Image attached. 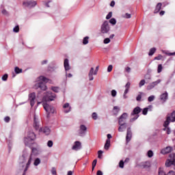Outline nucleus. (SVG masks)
Returning <instances> with one entry per match:
<instances>
[{"instance_id":"5701e85b","label":"nucleus","mask_w":175,"mask_h":175,"mask_svg":"<svg viewBox=\"0 0 175 175\" xmlns=\"http://www.w3.org/2000/svg\"><path fill=\"white\" fill-rule=\"evenodd\" d=\"M64 109V113H69V111H70V110L72 109V108L69 106V103H66V104L64 105L63 106Z\"/></svg>"},{"instance_id":"8fccbe9b","label":"nucleus","mask_w":175,"mask_h":175,"mask_svg":"<svg viewBox=\"0 0 175 175\" xmlns=\"http://www.w3.org/2000/svg\"><path fill=\"white\" fill-rule=\"evenodd\" d=\"M8 74H5V75L2 77V80H3V81H6V80H8Z\"/></svg>"},{"instance_id":"20e7f679","label":"nucleus","mask_w":175,"mask_h":175,"mask_svg":"<svg viewBox=\"0 0 175 175\" xmlns=\"http://www.w3.org/2000/svg\"><path fill=\"white\" fill-rule=\"evenodd\" d=\"M142 113V108H140V107H136L134 108L131 114L132 118L130 119V122L136 121V120L139 118V113Z\"/></svg>"},{"instance_id":"a19ab883","label":"nucleus","mask_w":175,"mask_h":175,"mask_svg":"<svg viewBox=\"0 0 175 175\" xmlns=\"http://www.w3.org/2000/svg\"><path fill=\"white\" fill-rule=\"evenodd\" d=\"M102 154H103V151L102 150L98 151V158H99V159H102Z\"/></svg>"},{"instance_id":"680f3d73","label":"nucleus","mask_w":175,"mask_h":175,"mask_svg":"<svg viewBox=\"0 0 175 175\" xmlns=\"http://www.w3.org/2000/svg\"><path fill=\"white\" fill-rule=\"evenodd\" d=\"M115 5H116V1H111L110 3V6H111V8H114Z\"/></svg>"},{"instance_id":"864d4df0","label":"nucleus","mask_w":175,"mask_h":175,"mask_svg":"<svg viewBox=\"0 0 175 175\" xmlns=\"http://www.w3.org/2000/svg\"><path fill=\"white\" fill-rule=\"evenodd\" d=\"M124 70H125V72H126L127 73H131V68L130 67H126L125 68H124Z\"/></svg>"},{"instance_id":"473e14b6","label":"nucleus","mask_w":175,"mask_h":175,"mask_svg":"<svg viewBox=\"0 0 175 175\" xmlns=\"http://www.w3.org/2000/svg\"><path fill=\"white\" fill-rule=\"evenodd\" d=\"M40 163V159L39 158L36 159L33 163L34 166H38Z\"/></svg>"},{"instance_id":"0e129e2a","label":"nucleus","mask_w":175,"mask_h":175,"mask_svg":"<svg viewBox=\"0 0 175 175\" xmlns=\"http://www.w3.org/2000/svg\"><path fill=\"white\" fill-rule=\"evenodd\" d=\"M129 161H131V159L129 158H126L125 160H124V163H128L129 162Z\"/></svg>"},{"instance_id":"4468645a","label":"nucleus","mask_w":175,"mask_h":175,"mask_svg":"<svg viewBox=\"0 0 175 175\" xmlns=\"http://www.w3.org/2000/svg\"><path fill=\"white\" fill-rule=\"evenodd\" d=\"M81 148V142L79 141H76L75 142L74 146L72 148V150H74L75 151H77Z\"/></svg>"},{"instance_id":"9d476101","label":"nucleus","mask_w":175,"mask_h":175,"mask_svg":"<svg viewBox=\"0 0 175 175\" xmlns=\"http://www.w3.org/2000/svg\"><path fill=\"white\" fill-rule=\"evenodd\" d=\"M128 118V113H124L120 118L118 120L119 124H126L125 121Z\"/></svg>"},{"instance_id":"6ab92c4d","label":"nucleus","mask_w":175,"mask_h":175,"mask_svg":"<svg viewBox=\"0 0 175 175\" xmlns=\"http://www.w3.org/2000/svg\"><path fill=\"white\" fill-rule=\"evenodd\" d=\"M31 162H32V154L30 155V157H29V161L27 163L26 167L24 170V172H23V175H25V173L27 172V170H28V167H29V165H31Z\"/></svg>"},{"instance_id":"1a4fd4ad","label":"nucleus","mask_w":175,"mask_h":175,"mask_svg":"<svg viewBox=\"0 0 175 175\" xmlns=\"http://www.w3.org/2000/svg\"><path fill=\"white\" fill-rule=\"evenodd\" d=\"M36 5H38L36 1H29L23 2V5H25V8H34Z\"/></svg>"},{"instance_id":"e2e57ef3","label":"nucleus","mask_w":175,"mask_h":175,"mask_svg":"<svg viewBox=\"0 0 175 175\" xmlns=\"http://www.w3.org/2000/svg\"><path fill=\"white\" fill-rule=\"evenodd\" d=\"M96 175H103V172H102L100 170H98L97 171Z\"/></svg>"},{"instance_id":"f8f14e48","label":"nucleus","mask_w":175,"mask_h":175,"mask_svg":"<svg viewBox=\"0 0 175 175\" xmlns=\"http://www.w3.org/2000/svg\"><path fill=\"white\" fill-rule=\"evenodd\" d=\"M173 151V148L172 146H167L161 150V152L163 155H166V154H169Z\"/></svg>"},{"instance_id":"f03ea898","label":"nucleus","mask_w":175,"mask_h":175,"mask_svg":"<svg viewBox=\"0 0 175 175\" xmlns=\"http://www.w3.org/2000/svg\"><path fill=\"white\" fill-rule=\"evenodd\" d=\"M48 82H49V79L43 76H40L37 79L36 81V84L34 85L35 90H38L40 88L42 91H46V90H47V86H46V83H48Z\"/></svg>"},{"instance_id":"c03bdc74","label":"nucleus","mask_w":175,"mask_h":175,"mask_svg":"<svg viewBox=\"0 0 175 175\" xmlns=\"http://www.w3.org/2000/svg\"><path fill=\"white\" fill-rule=\"evenodd\" d=\"M144 79L146 80H151V75L150 74L145 75Z\"/></svg>"},{"instance_id":"69168bd1","label":"nucleus","mask_w":175,"mask_h":175,"mask_svg":"<svg viewBox=\"0 0 175 175\" xmlns=\"http://www.w3.org/2000/svg\"><path fill=\"white\" fill-rule=\"evenodd\" d=\"M67 175H73V171H68Z\"/></svg>"},{"instance_id":"6e6d98bb","label":"nucleus","mask_w":175,"mask_h":175,"mask_svg":"<svg viewBox=\"0 0 175 175\" xmlns=\"http://www.w3.org/2000/svg\"><path fill=\"white\" fill-rule=\"evenodd\" d=\"M4 121H5V122H10V117L6 116V117L4 118Z\"/></svg>"},{"instance_id":"bb28decb","label":"nucleus","mask_w":175,"mask_h":175,"mask_svg":"<svg viewBox=\"0 0 175 175\" xmlns=\"http://www.w3.org/2000/svg\"><path fill=\"white\" fill-rule=\"evenodd\" d=\"M98 162L97 159H94L92 163V172H94L95 170V166H96V163Z\"/></svg>"},{"instance_id":"ddd939ff","label":"nucleus","mask_w":175,"mask_h":175,"mask_svg":"<svg viewBox=\"0 0 175 175\" xmlns=\"http://www.w3.org/2000/svg\"><path fill=\"white\" fill-rule=\"evenodd\" d=\"M85 132H87V126L85 125H81L79 127V135L81 136H84L85 135Z\"/></svg>"},{"instance_id":"cd10ccee","label":"nucleus","mask_w":175,"mask_h":175,"mask_svg":"<svg viewBox=\"0 0 175 175\" xmlns=\"http://www.w3.org/2000/svg\"><path fill=\"white\" fill-rule=\"evenodd\" d=\"M51 90H52V91H53V92H56V93L59 92V87L52 86Z\"/></svg>"},{"instance_id":"09e8293b","label":"nucleus","mask_w":175,"mask_h":175,"mask_svg":"<svg viewBox=\"0 0 175 175\" xmlns=\"http://www.w3.org/2000/svg\"><path fill=\"white\" fill-rule=\"evenodd\" d=\"M13 31H14V32H16V33L19 32V31H20V27H19L18 26H16V27L13 29Z\"/></svg>"},{"instance_id":"4c0bfd02","label":"nucleus","mask_w":175,"mask_h":175,"mask_svg":"<svg viewBox=\"0 0 175 175\" xmlns=\"http://www.w3.org/2000/svg\"><path fill=\"white\" fill-rule=\"evenodd\" d=\"M111 94L113 98H116V96H117V91H116V90H111Z\"/></svg>"},{"instance_id":"39448f33","label":"nucleus","mask_w":175,"mask_h":175,"mask_svg":"<svg viewBox=\"0 0 175 175\" xmlns=\"http://www.w3.org/2000/svg\"><path fill=\"white\" fill-rule=\"evenodd\" d=\"M35 139H36V135L35 134V133H33L32 131H29L28 133L27 137L25 138V146H29V144L28 143V140L33 141V140H35Z\"/></svg>"},{"instance_id":"c85d7f7f","label":"nucleus","mask_w":175,"mask_h":175,"mask_svg":"<svg viewBox=\"0 0 175 175\" xmlns=\"http://www.w3.org/2000/svg\"><path fill=\"white\" fill-rule=\"evenodd\" d=\"M90 37L86 36L83 39V44H88Z\"/></svg>"},{"instance_id":"b1692460","label":"nucleus","mask_w":175,"mask_h":175,"mask_svg":"<svg viewBox=\"0 0 175 175\" xmlns=\"http://www.w3.org/2000/svg\"><path fill=\"white\" fill-rule=\"evenodd\" d=\"M42 133H44V135H49L51 132L50 129L49 127H44L40 129V130Z\"/></svg>"},{"instance_id":"4d7b16f0","label":"nucleus","mask_w":175,"mask_h":175,"mask_svg":"<svg viewBox=\"0 0 175 175\" xmlns=\"http://www.w3.org/2000/svg\"><path fill=\"white\" fill-rule=\"evenodd\" d=\"M108 43H110V38H105L104 40V44H107Z\"/></svg>"},{"instance_id":"2eb2a0df","label":"nucleus","mask_w":175,"mask_h":175,"mask_svg":"<svg viewBox=\"0 0 175 175\" xmlns=\"http://www.w3.org/2000/svg\"><path fill=\"white\" fill-rule=\"evenodd\" d=\"M109 148H110V134H107V139L104 146V150L108 151Z\"/></svg>"},{"instance_id":"58836bf2","label":"nucleus","mask_w":175,"mask_h":175,"mask_svg":"<svg viewBox=\"0 0 175 175\" xmlns=\"http://www.w3.org/2000/svg\"><path fill=\"white\" fill-rule=\"evenodd\" d=\"M147 113H148V108L146 107V108H144L142 111V114L144 116H147Z\"/></svg>"},{"instance_id":"393cba45","label":"nucleus","mask_w":175,"mask_h":175,"mask_svg":"<svg viewBox=\"0 0 175 175\" xmlns=\"http://www.w3.org/2000/svg\"><path fill=\"white\" fill-rule=\"evenodd\" d=\"M161 9H162V3H157V5H156V8L154 10V13L157 14V13H159Z\"/></svg>"},{"instance_id":"7ed1b4c3","label":"nucleus","mask_w":175,"mask_h":175,"mask_svg":"<svg viewBox=\"0 0 175 175\" xmlns=\"http://www.w3.org/2000/svg\"><path fill=\"white\" fill-rule=\"evenodd\" d=\"M175 121V111H174L170 116H168L167 118L166 121L164 122V131H167V135L170 134V129H169L167 126H169V124H170V122H174Z\"/></svg>"},{"instance_id":"052dcab7","label":"nucleus","mask_w":175,"mask_h":175,"mask_svg":"<svg viewBox=\"0 0 175 175\" xmlns=\"http://www.w3.org/2000/svg\"><path fill=\"white\" fill-rule=\"evenodd\" d=\"M126 89L129 90L131 88V83L128 82L125 85Z\"/></svg>"},{"instance_id":"72a5a7b5","label":"nucleus","mask_w":175,"mask_h":175,"mask_svg":"<svg viewBox=\"0 0 175 175\" xmlns=\"http://www.w3.org/2000/svg\"><path fill=\"white\" fill-rule=\"evenodd\" d=\"M163 69V67L162 66V64H159L157 67V73H161Z\"/></svg>"},{"instance_id":"c9c22d12","label":"nucleus","mask_w":175,"mask_h":175,"mask_svg":"<svg viewBox=\"0 0 175 175\" xmlns=\"http://www.w3.org/2000/svg\"><path fill=\"white\" fill-rule=\"evenodd\" d=\"M144 84H146V80H144V79L141 80L139 83V88H142V87H143V85H144Z\"/></svg>"},{"instance_id":"a878e982","label":"nucleus","mask_w":175,"mask_h":175,"mask_svg":"<svg viewBox=\"0 0 175 175\" xmlns=\"http://www.w3.org/2000/svg\"><path fill=\"white\" fill-rule=\"evenodd\" d=\"M120 111V108L117 106L113 107V109L112 110V113L113 116H117L118 114V112Z\"/></svg>"},{"instance_id":"dca6fc26","label":"nucleus","mask_w":175,"mask_h":175,"mask_svg":"<svg viewBox=\"0 0 175 175\" xmlns=\"http://www.w3.org/2000/svg\"><path fill=\"white\" fill-rule=\"evenodd\" d=\"M33 128L36 131H38L39 129V121H38V119L36 118V115H34L33 116Z\"/></svg>"},{"instance_id":"79ce46f5","label":"nucleus","mask_w":175,"mask_h":175,"mask_svg":"<svg viewBox=\"0 0 175 175\" xmlns=\"http://www.w3.org/2000/svg\"><path fill=\"white\" fill-rule=\"evenodd\" d=\"M158 174L159 175H166V173H165V172H163V170H162V169L159 168Z\"/></svg>"},{"instance_id":"de8ad7c7","label":"nucleus","mask_w":175,"mask_h":175,"mask_svg":"<svg viewBox=\"0 0 175 175\" xmlns=\"http://www.w3.org/2000/svg\"><path fill=\"white\" fill-rule=\"evenodd\" d=\"M136 100H137V102H140V100H142V93L137 95Z\"/></svg>"},{"instance_id":"f704fd0d","label":"nucleus","mask_w":175,"mask_h":175,"mask_svg":"<svg viewBox=\"0 0 175 175\" xmlns=\"http://www.w3.org/2000/svg\"><path fill=\"white\" fill-rule=\"evenodd\" d=\"M122 17H123V18H131L132 15L131 14L126 13L125 14L122 15Z\"/></svg>"},{"instance_id":"ea45409f","label":"nucleus","mask_w":175,"mask_h":175,"mask_svg":"<svg viewBox=\"0 0 175 175\" xmlns=\"http://www.w3.org/2000/svg\"><path fill=\"white\" fill-rule=\"evenodd\" d=\"M125 163L121 160L120 162H119V167H120L121 169H124V164Z\"/></svg>"},{"instance_id":"3c124183","label":"nucleus","mask_w":175,"mask_h":175,"mask_svg":"<svg viewBox=\"0 0 175 175\" xmlns=\"http://www.w3.org/2000/svg\"><path fill=\"white\" fill-rule=\"evenodd\" d=\"M53 141L51 140L48 141V143H47L48 147H53Z\"/></svg>"},{"instance_id":"a18cd8bd","label":"nucleus","mask_w":175,"mask_h":175,"mask_svg":"<svg viewBox=\"0 0 175 175\" xmlns=\"http://www.w3.org/2000/svg\"><path fill=\"white\" fill-rule=\"evenodd\" d=\"M1 13H2V14H3L4 16H9V12H8L6 10H5V9H3V10L1 11Z\"/></svg>"},{"instance_id":"37998d69","label":"nucleus","mask_w":175,"mask_h":175,"mask_svg":"<svg viewBox=\"0 0 175 175\" xmlns=\"http://www.w3.org/2000/svg\"><path fill=\"white\" fill-rule=\"evenodd\" d=\"M93 120H98V114L96 112H94L92 115Z\"/></svg>"},{"instance_id":"a211bd4d","label":"nucleus","mask_w":175,"mask_h":175,"mask_svg":"<svg viewBox=\"0 0 175 175\" xmlns=\"http://www.w3.org/2000/svg\"><path fill=\"white\" fill-rule=\"evenodd\" d=\"M160 100H161V102H163V103L166 102V100H167V92H165V93H163L160 96Z\"/></svg>"},{"instance_id":"13d9d810","label":"nucleus","mask_w":175,"mask_h":175,"mask_svg":"<svg viewBox=\"0 0 175 175\" xmlns=\"http://www.w3.org/2000/svg\"><path fill=\"white\" fill-rule=\"evenodd\" d=\"M129 92V89H126L124 91V98L126 99V94Z\"/></svg>"},{"instance_id":"2f4dec72","label":"nucleus","mask_w":175,"mask_h":175,"mask_svg":"<svg viewBox=\"0 0 175 175\" xmlns=\"http://www.w3.org/2000/svg\"><path fill=\"white\" fill-rule=\"evenodd\" d=\"M14 72L16 73V75H18V73H21V72H23V70L20 69L18 67H15Z\"/></svg>"},{"instance_id":"6e6552de","label":"nucleus","mask_w":175,"mask_h":175,"mask_svg":"<svg viewBox=\"0 0 175 175\" xmlns=\"http://www.w3.org/2000/svg\"><path fill=\"white\" fill-rule=\"evenodd\" d=\"M29 99L30 100V105L31 107H33V106H35V99H36V94L35 92L31 93L29 95Z\"/></svg>"},{"instance_id":"c756f323","label":"nucleus","mask_w":175,"mask_h":175,"mask_svg":"<svg viewBox=\"0 0 175 175\" xmlns=\"http://www.w3.org/2000/svg\"><path fill=\"white\" fill-rule=\"evenodd\" d=\"M155 51H157V49H155V48L150 49V50L149 51V53H148V55H150V56L154 55Z\"/></svg>"},{"instance_id":"f3484780","label":"nucleus","mask_w":175,"mask_h":175,"mask_svg":"<svg viewBox=\"0 0 175 175\" xmlns=\"http://www.w3.org/2000/svg\"><path fill=\"white\" fill-rule=\"evenodd\" d=\"M64 66L65 70L68 72V70H70V66L69 65V59H65L64 62Z\"/></svg>"},{"instance_id":"5fc2aeb1","label":"nucleus","mask_w":175,"mask_h":175,"mask_svg":"<svg viewBox=\"0 0 175 175\" xmlns=\"http://www.w3.org/2000/svg\"><path fill=\"white\" fill-rule=\"evenodd\" d=\"M162 57H163L162 55H159L157 57H154V59L159 61V60L162 59Z\"/></svg>"},{"instance_id":"7c9ffc66","label":"nucleus","mask_w":175,"mask_h":175,"mask_svg":"<svg viewBox=\"0 0 175 175\" xmlns=\"http://www.w3.org/2000/svg\"><path fill=\"white\" fill-rule=\"evenodd\" d=\"M147 156L148 157V158H152V157H154V152H152V150H148Z\"/></svg>"},{"instance_id":"e433bc0d","label":"nucleus","mask_w":175,"mask_h":175,"mask_svg":"<svg viewBox=\"0 0 175 175\" xmlns=\"http://www.w3.org/2000/svg\"><path fill=\"white\" fill-rule=\"evenodd\" d=\"M110 24H111V25H116V24H117V21L116 20V18H111Z\"/></svg>"},{"instance_id":"4be33fe9","label":"nucleus","mask_w":175,"mask_h":175,"mask_svg":"<svg viewBox=\"0 0 175 175\" xmlns=\"http://www.w3.org/2000/svg\"><path fill=\"white\" fill-rule=\"evenodd\" d=\"M120 126L118 128L119 132H124L126 129V123L119 124Z\"/></svg>"},{"instance_id":"412c9836","label":"nucleus","mask_w":175,"mask_h":175,"mask_svg":"<svg viewBox=\"0 0 175 175\" xmlns=\"http://www.w3.org/2000/svg\"><path fill=\"white\" fill-rule=\"evenodd\" d=\"M141 166L142 167H143V169H150V167H151V163H150L149 161H146L144 163H142Z\"/></svg>"},{"instance_id":"9b49d317","label":"nucleus","mask_w":175,"mask_h":175,"mask_svg":"<svg viewBox=\"0 0 175 175\" xmlns=\"http://www.w3.org/2000/svg\"><path fill=\"white\" fill-rule=\"evenodd\" d=\"M132 139V131L131 130V127L127 129V133L126 136V143L128 144L129 142H131Z\"/></svg>"},{"instance_id":"49530a36","label":"nucleus","mask_w":175,"mask_h":175,"mask_svg":"<svg viewBox=\"0 0 175 175\" xmlns=\"http://www.w3.org/2000/svg\"><path fill=\"white\" fill-rule=\"evenodd\" d=\"M155 99V96H150L148 98V102H152Z\"/></svg>"},{"instance_id":"aec40b11","label":"nucleus","mask_w":175,"mask_h":175,"mask_svg":"<svg viewBox=\"0 0 175 175\" xmlns=\"http://www.w3.org/2000/svg\"><path fill=\"white\" fill-rule=\"evenodd\" d=\"M95 71H94V68L92 67L90 68V70L89 72L88 76H89V80L90 81H92V80H94V73Z\"/></svg>"},{"instance_id":"0eeeda50","label":"nucleus","mask_w":175,"mask_h":175,"mask_svg":"<svg viewBox=\"0 0 175 175\" xmlns=\"http://www.w3.org/2000/svg\"><path fill=\"white\" fill-rule=\"evenodd\" d=\"M161 81H162V80L158 79L156 81L149 83V85H148L146 89L148 90V91H150V90H152V88H155V87H157V85H158V84H160Z\"/></svg>"},{"instance_id":"f257e3e1","label":"nucleus","mask_w":175,"mask_h":175,"mask_svg":"<svg viewBox=\"0 0 175 175\" xmlns=\"http://www.w3.org/2000/svg\"><path fill=\"white\" fill-rule=\"evenodd\" d=\"M56 97L57 96L55 94H53L51 92H47V94L42 98V106L45 111L47 113V117H49V116H50L51 113L53 114L55 110L53 106L47 104L46 102H51L52 100H54Z\"/></svg>"},{"instance_id":"bf43d9fd","label":"nucleus","mask_w":175,"mask_h":175,"mask_svg":"<svg viewBox=\"0 0 175 175\" xmlns=\"http://www.w3.org/2000/svg\"><path fill=\"white\" fill-rule=\"evenodd\" d=\"M98 70H99V66H97L96 67V69H95L94 73V75H98Z\"/></svg>"},{"instance_id":"338daca9","label":"nucleus","mask_w":175,"mask_h":175,"mask_svg":"<svg viewBox=\"0 0 175 175\" xmlns=\"http://www.w3.org/2000/svg\"><path fill=\"white\" fill-rule=\"evenodd\" d=\"M107 20H109L110 18V12L108 13V14L106 16Z\"/></svg>"},{"instance_id":"423d86ee","label":"nucleus","mask_w":175,"mask_h":175,"mask_svg":"<svg viewBox=\"0 0 175 175\" xmlns=\"http://www.w3.org/2000/svg\"><path fill=\"white\" fill-rule=\"evenodd\" d=\"M109 31H110V26L109 25V22L105 21L101 26V32L102 33H107Z\"/></svg>"},{"instance_id":"603ef678","label":"nucleus","mask_w":175,"mask_h":175,"mask_svg":"<svg viewBox=\"0 0 175 175\" xmlns=\"http://www.w3.org/2000/svg\"><path fill=\"white\" fill-rule=\"evenodd\" d=\"M51 173L53 175H57V170H55V168L54 167L52 168Z\"/></svg>"},{"instance_id":"774afa93","label":"nucleus","mask_w":175,"mask_h":175,"mask_svg":"<svg viewBox=\"0 0 175 175\" xmlns=\"http://www.w3.org/2000/svg\"><path fill=\"white\" fill-rule=\"evenodd\" d=\"M159 14H160V16H163V14H165V11H161L159 12Z\"/></svg>"}]
</instances>
